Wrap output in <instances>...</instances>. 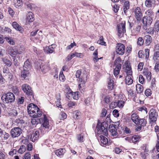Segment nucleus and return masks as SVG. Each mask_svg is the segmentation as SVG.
<instances>
[{"label":"nucleus","mask_w":159,"mask_h":159,"mask_svg":"<svg viewBox=\"0 0 159 159\" xmlns=\"http://www.w3.org/2000/svg\"><path fill=\"white\" fill-rule=\"evenodd\" d=\"M81 72L80 70H77L76 73V77L78 78L77 80L79 82V88L81 93L83 92L85 89V83L87 80V75L86 73H84L81 75Z\"/></svg>","instance_id":"f257e3e1"},{"label":"nucleus","mask_w":159,"mask_h":159,"mask_svg":"<svg viewBox=\"0 0 159 159\" xmlns=\"http://www.w3.org/2000/svg\"><path fill=\"white\" fill-rule=\"evenodd\" d=\"M27 110L31 116L39 117L42 115V112L38 107L34 103H31L29 104L27 107Z\"/></svg>","instance_id":"f03ea898"},{"label":"nucleus","mask_w":159,"mask_h":159,"mask_svg":"<svg viewBox=\"0 0 159 159\" xmlns=\"http://www.w3.org/2000/svg\"><path fill=\"white\" fill-rule=\"evenodd\" d=\"M122 62L120 58H117L115 61L114 64L113 66L114 68V75L116 76L119 74L121 69V64Z\"/></svg>","instance_id":"7ed1b4c3"},{"label":"nucleus","mask_w":159,"mask_h":159,"mask_svg":"<svg viewBox=\"0 0 159 159\" xmlns=\"http://www.w3.org/2000/svg\"><path fill=\"white\" fill-rule=\"evenodd\" d=\"M1 98L4 103H7L14 102L15 100V97L12 93L9 92L3 95Z\"/></svg>","instance_id":"20e7f679"},{"label":"nucleus","mask_w":159,"mask_h":159,"mask_svg":"<svg viewBox=\"0 0 159 159\" xmlns=\"http://www.w3.org/2000/svg\"><path fill=\"white\" fill-rule=\"evenodd\" d=\"M107 127L108 124L105 122L102 123L100 126L97 125L98 133L107 136L108 134Z\"/></svg>","instance_id":"39448f33"},{"label":"nucleus","mask_w":159,"mask_h":159,"mask_svg":"<svg viewBox=\"0 0 159 159\" xmlns=\"http://www.w3.org/2000/svg\"><path fill=\"white\" fill-rule=\"evenodd\" d=\"M125 21L122 22L120 24L117 25V29L118 33V36L121 37L124 33L125 32Z\"/></svg>","instance_id":"423d86ee"},{"label":"nucleus","mask_w":159,"mask_h":159,"mask_svg":"<svg viewBox=\"0 0 159 159\" xmlns=\"http://www.w3.org/2000/svg\"><path fill=\"white\" fill-rule=\"evenodd\" d=\"M22 131V129L19 127H14L11 130V135L12 138L18 137L21 134Z\"/></svg>","instance_id":"0eeeda50"},{"label":"nucleus","mask_w":159,"mask_h":159,"mask_svg":"<svg viewBox=\"0 0 159 159\" xmlns=\"http://www.w3.org/2000/svg\"><path fill=\"white\" fill-rule=\"evenodd\" d=\"M21 89L28 96H32L33 98V93L31 87L28 84H24L22 85Z\"/></svg>","instance_id":"6e6552de"},{"label":"nucleus","mask_w":159,"mask_h":159,"mask_svg":"<svg viewBox=\"0 0 159 159\" xmlns=\"http://www.w3.org/2000/svg\"><path fill=\"white\" fill-rule=\"evenodd\" d=\"M43 61L41 60H39L38 63H37V69L39 70H40L43 72H45L47 71L48 69V66L45 65Z\"/></svg>","instance_id":"1a4fd4ad"},{"label":"nucleus","mask_w":159,"mask_h":159,"mask_svg":"<svg viewBox=\"0 0 159 159\" xmlns=\"http://www.w3.org/2000/svg\"><path fill=\"white\" fill-rule=\"evenodd\" d=\"M125 47L124 45L121 43H118L116 47V51L117 54L123 55L125 52Z\"/></svg>","instance_id":"9d476101"},{"label":"nucleus","mask_w":159,"mask_h":159,"mask_svg":"<svg viewBox=\"0 0 159 159\" xmlns=\"http://www.w3.org/2000/svg\"><path fill=\"white\" fill-rule=\"evenodd\" d=\"M134 16L137 20L140 21L142 20L143 14L140 8L138 7H137L134 10Z\"/></svg>","instance_id":"9b49d317"},{"label":"nucleus","mask_w":159,"mask_h":159,"mask_svg":"<svg viewBox=\"0 0 159 159\" xmlns=\"http://www.w3.org/2000/svg\"><path fill=\"white\" fill-rule=\"evenodd\" d=\"M142 22L144 26L146 27L149 26L152 24L153 21V17L148 16H145L143 17L142 20Z\"/></svg>","instance_id":"f8f14e48"},{"label":"nucleus","mask_w":159,"mask_h":159,"mask_svg":"<svg viewBox=\"0 0 159 159\" xmlns=\"http://www.w3.org/2000/svg\"><path fill=\"white\" fill-rule=\"evenodd\" d=\"M157 114L154 109H151L150 111L149 118L151 120L152 122L157 120Z\"/></svg>","instance_id":"ddd939ff"},{"label":"nucleus","mask_w":159,"mask_h":159,"mask_svg":"<svg viewBox=\"0 0 159 159\" xmlns=\"http://www.w3.org/2000/svg\"><path fill=\"white\" fill-rule=\"evenodd\" d=\"M43 117L42 118L39 119V120L41 122L40 120H42V122H43L42 126L45 128H48L49 127V122L47 116L44 115H43Z\"/></svg>","instance_id":"4468645a"},{"label":"nucleus","mask_w":159,"mask_h":159,"mask_svg":"<svg viewBox=\"0 0 159 159\" xmlns=\"http://www.w3.org/2000/svg\"><path fill=\"white\" fill-rule=\"evenodd\" d=\"M124 102L123 100L119 101L117 102H112L110 105V108L116 107L117 106L119 108H122L124 106Z\"/></svg>","instance_id":"2eb2a0df"},{"label":"nucleus","mask_w":159,"mask_h":159,"mask_svg":"<svg viewBox=\"0 0 159 159\" xmlns=\"http://www.w3.org/2000/svg\"><path fill=\"white\" fill-rule=\"evenodd\" d=\"M39 135V132L37 130H34L32 133L30 139L33 142H35L37 140Z\"/></svg>","instance_id":"dca6fc26"},{"label":"nucleus","mask_w":159,"mask_h":159,"mask_svg":"<svg viewBox=\"0 0 159 159\" xmlns=\"http://www.w3.org/2000/svg\"><path fill=\"white\" fill-rule=\"evenodd\" d=\"M145 6L148 8H154L156 5L155 0H146L145 2Z\"/></svg>","instance_id":"f3484780"},{"label":"nucleus","mask_w":159,"mask_h":159,"mask_svg":"<svg viewBox=\"0 0 159 159\" xmlns=\"http://www.w3.org/2000/svg\"><path fill=\"white\" fill-rule=\"evenodd\" d=\"M145 44L147 46L150 45L152 42V37L149 35H145L144 37Z\"/></svg>","instance_id":"a211bd4d"},{"label":"nucleus","mask_w":159,"mask_h":159,"mask_svg":"<svg viewBox=\"0 0 159 159\" xmlns=\"http://www.w3.org/2000/svg\"><path fill=\"white\" fill-rule=\"evenodd\" d=\"M109 130L113 136H116L118 133L116 128L113 125H110L109 127Z\"/></svg>","instance_id":"6ab92c4d"},{"label":"nucleus","mask_w":159,"mask_h":159,"mask_svg":"<svg viewBox=\"0 0 159 159\" xmlns=\"http://www.w3.org/2000/svg\"><path fill=\"white\" fill-rule=\"evenodd\" d=\"M12 27L17 30L19 31L20 33H23L24 32L23 28L16 22H14L12 23Z\"/></svg>","instance_id":"aec40b11"},{"label":"nucleus","mask_w":159,"mask_h":159,"mask_svg":"<svg viewBox=\"0 0 159 159\" xmlns=\"http://www.w3.org/2000/svg\"><path fill=\"white\" fill-rule=\"evenodd\" d=\"M30 70L23 69L21 73V77L24 79H27L30 76Z\"/></svg>","instance_id":"412c9836"},{"label":"nucleus","mask_w":159,"mask_h":159,"mask_svg":"<svg viewBox=\"0 0 159 159\" xmlns=\"http://www.w3.org/2000/svg\"><path fill=\"white\" fill-rule=\"evenodd\" d=\"M143 74L146 76L148 81H150L151 79V74L150 71L148 69H144L143 70Z\"/></svg>","instance_id":"4be33fe9"},{"label":"nucleus","mask_w":159,"mask_h":159,"mask_svg":"<svg viewBox=\"0 0 159 159\" xmlns=\"http://www.w3.org/2000/svg\"><path fill=\"white\" fill-rule=\"evenodd\" d=\"M8 52L11 56L14 57H15L16 55L18 54V50L12 47H10Z\"/></svg>","instance_id":"5701e85b"},{"label":"nucleus","mask_w":159,"mask_h":159,"mask_svg":"<svg viewBox=\"0 0 159 159\" xmlns=\"http://www.w3.org/2000/svg\"><path fill=\"white\" fill-rule=\"evenodd\" d=\"M99 139H100L101 143V145L102 146L106 145L108 142L107 139L103 135L100 136Z\"/></svg>","instance_id":"b1692460"},{"label":"nucleus","mask_w":159,"mask_h":159,"mask_svg":"<svg viewBox=\"0 0 159 159\" xmlns=\"http://www.w3.org/2000/svg\"><path fill=\"white\" fill-rule=\"evenodd\" d=\"M66 151L64 148H60L56 150L55 151V153L57 156L61 157L64 155Z\"/></svg>","instance_id":"393cba45"},{"label":"nucleus","mask_w":159,"mask_h":159,"mask_svg":"<svg viewBox=\"0 0 159 159\" xmlns=\"http://www.w3.org/2000/svg\"><path fill=\"white\" fill-rule=\"evenodd\" d=\"M123 8L124 13L127 15L128 9L129 8V2L128 1H125L124 2Z\"/></svg>","instance_id":"a878e982"},{"label":"nucleus","mask_w":159,"mask_h":159,"mask_svg":"<svg viewBox=\"0 0 159 159\" xmlns=\"http://www.w3.org/2000/svg\"><path fill=\"white\" fill-rule=\"evenodd\" d=\"M147 123V121L144 119H139L137 121L136 124L138 125H140L143 127L145 126Z\"/></svg>","instance_id":"bb28decb"},{"label":"nucleus","mask_w":159,"mask_h":159,"mask_svg":"<svg viewBox=\"0 0 159 159\" xmlns=\"http://www.w3.org/2000/svg\"><path fill=\"white\" fill-rule=\"evenodd\" d=\"M31 67L30 63L28 60H27L24 63L23 69L30 70Z\"/></svg>","instance_id":"cd10ccee"},{"label":"nucleus","mask_w":159,"mask_h":159,"mask_svg":"<svg viewBox=\"0 0 159 159\" xmlns=\"http://www.w3.org/2000/svg\"><path fill=\"white\" fill-rule=\"evenodd\" d=\"M27 20L29 22H32L34 20V15L31 12H29L27 15Z\"/></svg>","instance_id":"c85d7f7f"},{"label":"nucleus","mask_w":159,"mask_h":159,"mask_svg":"<svg viewBox=\"0 0 159 159\" xmlns=\"http://www.w3.org/2000/svg\"><path fill=\"white\" fill-rule=\"evenodd\" d=\"M131 76H126L125 78V83L126 84L129 85L132 84L133 82V80Z\"/></svg>","instance_id":"c756f323"},{"label":"nucleus","mask_w":159,"mask_h":159,"mask_svg":"<svg viewBox=\"0 0 159 159\" xmlns=\"http://www.w3.org/2000/svg\"><path fill=\"white\" fill-rule=\"evenodd\" d=\"M131 117L132 121L135 124L139 119V116L136 113L132 114Z\"/></svg>","instance_id":"7c9ffc66"},{"label":"nucleus","mask_w":159,"mask_h":159,"mask_svg":"<svg viewBox=\"0 0 159 159\" xmlns=\"http://www.w3.org/2000/svg\"><path fill=\"white\" fill-rule=\"evenodd\" d=\"M144 39L141 37H139L137 40V44L138 47H140L143 45Z\"/></svg>","instance_id":"2f4dec72"},{"label":"nucleus","mask_w":159,"mask_h":159,"mask_svg":"<svg viewBox=\"0 0 159 159\" xmlns=\"http://www.w3.org/2000/svg\"><path fill=\"white\" fill-rule=\"evenodd\" d=\"M81 115V113L78 110L74 111L73 112V117L75 119H78L80 118Z\"/></svg>","instance_id":"473e14b6"},{"label":"nucleus","mask_w":159,"mask_h":159,"mask_svg":"<svg viewBox=\"0 0 159 159\" xmlns=\"http://www.w3.org/2000/svg\"><path fill=\"white\" fill-rule=\"evenodd\" d=\"M143 90V87L141 84H137L136 85V90L138 93H142Z\"/></svg>","instance_id":"72a5a7b5"},{"label":"nucleus","mask_w":159,"mask_h":159,"mask_svg":"<svg viewBox=\"0 0 159 159\" xmlns=\"http://www.w3.org/2000/svg\"><path fill=\"white\" fill-rule=\"evenodd\" d=\"M77 141L79 143H82L84 141V135L83 134H78L77 135Z\"/></svg>","instance_id":"f704fd0d"},{"label":"nucleus","mask_w":159,"mask_h":159,"mask_svg":"<svg viewBox=\"0 0 159 159\" xmlns=\"http://www.w3.org/2000/svg\"><path fill=\"white\" fill-rule=\"evenodd\" d=\"M125 70L127 76L129 75L132 76V71L131 70V66H128L125 68Z\"/></svg>","instance_id":"c9c22d12"},{"label":"nucleus","mask_w":159,"mask_h":159,"mask_svg":"<svg viewBox=\"0 0 159 159\" xmlns=\"http://www.w3.org/2000/svg\"><path fill=\"white\" fill-rule=\"evenodd\" d=\"M145 14L147 15L146 16L149 17H152L154 16V14L151 9H148L145 12Z\"/></svg>","instance_id":"e433bc0d"},{"label":"nucleus","mask_w":159,"mask_h":159,"mask_svg":"<svg viewBox=\"0 0 159 159\" xmlns=\"http://www.w3.org/2000/svg\"><path fill=\"white\" fill-rule=\"evenodd\" d=\"M2 60L3 62L7 66H10L11 65L12 63L11 61L7 59L6 57L2 58Z\"/></svg>","instance_id":"4c0bfd02"},{"label":"nucleus","mask_w":159,"mask_h":159,"mask_svg":"<svg viewBox=\"0 0 159 159\" xmlns=\"http://www.w3.org/2000/svg\"><path fill=\"white\" fill-rule=\"evenodd\" d=\"M68 93L72 95V96H73V98L74 99L77 100L78 99V92L73 93L71 91H70L69 93Z\"/></svg>","instance_id":"58836bf2"},{"label":"nucleus","mask_w":159,"mask_h":159,"mask_svg":"<svg viewBox=\"0 0 159 159\" xmlns=\"http://www.w3.org/2000/svg\"><path fill=\"white\" fill-rule=\"evenodd\" d=\"M114 86V81L110 79L108 83V88L111 90L113 89Z\"/></svg>","instance_id":"ea45409f"},{"label":"nucleus","mask_w":159,"mask_h":159,"mask_svg":"<svg viewBox=\"0 0 159 159\" xmlns=\"http://www.w3.org/2000/svg\"><path fill=\"white\" fill-rule=\"evenodd\" d=\"M15 6L16 7H18L21 6L22 3L21 0H14Z\"/></svg>","instance_id":"a19ab883"},{"label":"nucleus","mask_w":159,"mask_h":159,"mask_svg":"<svg viewBox=\"0 0 159 159\" xmlns=\"http://www.w3.org/2000/svg\"><path fill=\"white\" fill-rule=\"evenodd\" d=\"M52 47L51 46H49L48 47H46L45 49V51L48 53H52L54 51V50L51 48Z\"/></svg>","instance_id":"79ce46f5"},{"label":"nucleus","mask_w":159,"mask_h":159,"mask_svg":"<svg viewBox=\"0 0 159 159\" xmlns=\"http://www.w3.org/2000/svg\"><path fill=\"white\" fill-rule=\"evenodd\" d=\"M111 98L109 96H104L103 99V102L106 104H109L110 102Z\"/></svg>","instance_id":"37998d69"},{"label":"nucleus","mask_w":159,"mask_h":159,"mask_svg":"<svg viewBox=\"0 0 159 159\" xmlns=\"http://www.w3.org/2000/svg\"><path fill=\"white\" fill-rule=\"evenodd\" d=\"M93 54V55L94 56V58H93V61H94L95 62H96L99 59H101L102 58V57H100L99 58L97 56L98 52L97 50L95 51Z\"/></svg>","instance_id":"c03bdc74"},{"label":"nucleus","mask_w":159,"mask_h":159,"mask_svg":"<svg viewBox=\"0 0 159 159\" xmlns=\"http://www.w3.org/2000/svg\"><path fill=\"white\" fill-rule=\"evenodd\" d=\"M97 43L103 45H106V43L103 41V37L102 36H100L99 39L97 41Z\"/></svg>","instance_id":"a18cd8bd"},{"label":"nucleus","mask_w":159,"mask_h":159,"mask_svg":"<svg viewBox=\"0 0 159 159\" xmlns=\"http://www.w3.org/2000/svg\"><path fill=\"white\" fill-rule=\"evenodd\" d=\"M153 59L155 61L159 60V52L156 51L154 53Z\"/></svg>","instance_id":"49530a36"},{"label":"nucleus","mask_w":159,"mask_h":159,"mask_svg":"<svg viewBox=\"0 0 159 159\" xmlns=\"http://www.w3.org/2000/svg\"><path fill=\"white\" fill-rule=\"evenodd\" d=\"M154 28L156 31H158L159 30V20L156 21L155 24Z\"/></svg>","instance_id":"de8ad7c7"},{"label":"nucleus","mask_w":159,"mask_h":159,"mask_svg":"<svg viewBox=\"0 0 159 159\" xmlns=\"http://www.w3.org/2000/svg\"><path fill=\"white\" fill-rule=\"evenodd\" d=\"M5 39H6V41L10 44H11L12 45H14L15 44V42L14 41L10 38H8L7 37H5Z\"/></svg>","instance_id":"09e8293b"},{"label":"nucleus","mask_w":159,"mask_h":159,"mask_svg":"<svg viewBox=\"0 0 159 159\" xmlns=\"http://www.w3.org/2000/svg\"><path fill=\"white\" fill-rule=\"evenodd\" d=\"M33 117V118L31 120V123L33 125H36L38 123V119H36L37 117H35L34 116H32Z\"/></svg>","instance_id":"8fccbe9b"},{"label":"nucleus","mask_w":159,"mask_h":159,"mask_svg":"<svg viewBox=\"0 0 159 159\" xmlns=\"http://www.w3.org/2000/svg\"><path fill=\"white\" fill-rule=\"evenodd\" d=\"M25 150V147L23 145L20 146V149L18 150V152L20 154H22Z\"/></svg>","instance_id":"3c124183"},{"label":"nucleus","mask_w":159,"mask_h":159,"mask_svg":"<svg viewBox=\"0 0 159 159\" xmlns=\"http://www.w3.org/2000/svg\"><path fill=\"white\" fill-rule=\"evenodd\" d=\"M139 139V138L138 135H134L132 138V140L133 143H135L138 141Z\"/></svg>","instance_id":"603ef678"},{"label":"nucleus","mask_w":159,"mask_h":159,"mask_svg":"<svg viewBox=\"0 0 159 159\" xmlns=\"http://www.w3.org/2000/svg\"><path fill=\"white\" fill-rule=\"evenodd\" d=\"M144 51L145 52V58L148 59L149 56V49L148 48L145 49L144 50Z\"/></svg>","instance_id":"864d4df0"},{"label":"nucleus","mask_w":159,"mask_h":159,"mask_svg":"<svg viewBox=\"0 0 159 159\" xmlns=\"http://www.w3.org/2000/svg\"><path fill=\"white\" fill-rule=\"evenodd\" d=\"M24 100V98L23 97H21L19 98L17 100V103L19 104H21L23 103Z\"/></svg>","instance_id":"5fc2aeb1"},{"label":"nucleus","mask_w":159,"mask_h":159,"mask_svg":"<svg viewBox=\"0 0 159 159\" xmlns=\"http://www.w3.org/2000/svg\"><path fill=\"white\" fill-rule=\"evenodd\" d=\"M3 30L5 33H10L11 32V30L8 27H5L3 29Z\"/></svg>","instance_id":"6e6d98bb"},{"label":"nucleus","mask_w":159,"mask_h":159,"mask_svg":"<svg viewBox=\"0 0 159 159\" xmlns=\"http://www.w3.org/2000/svg\"><path fill=\"white\" fill-rule=\"evenodd\" d=\"M10 115L13 116H16L18 114V112L17 110H13L10 112Z\"/></svg>","instance_id":"4d7b16f0"},{"label":"nucleus","mask_w":159,"mask_h":159,"mask_svg":"<svg viewBox=\"0 0 159 159\" xmlns=\"http://www.w3.org/2000/svg\"><path fill=\"white\" fill-rule=\"evenodd\" d=\"M145 79L143 75H140L139 76V81L141 84H143L144 82Z\"/></svg>","instance_id":"13d9d810"},{"label":"nucleus","mask_w":159,"mask_h":159,"mask_svg":"<svg viewBox=\"0 0 159 159\" xmlns=\"http://www.w3.org/2000/svg\"><path fill=\"white\" fill-rule=\"evenodd\" d=\"M31 156L30 153L27 152L24 155L23 159H30Z\"/></svg>","instance_id":"bf43d9fd"},{"label":"nucleus","mask_w":159,"mask_h":159,"mask_svg":"<svg viewBox=\"0 0 159 159\" xmlns=\"http://www.w3.org/2000/svg\"><path fill=\"white\" fill-rule=\"evenodd\" d=\"M75 105L76 103L75 102L70 101L68 103L67 105L69 107L72 108Z\"/></svg>","instance_id":"052dcab7"},{"label":"nucleus","mask_w":159,"mask_h":159,"mask_svg":"<svg viewBox=\"0 0 159 159\" xmlns=\"http://www.w3.org/2000/svg\"><path fill=\"white\" fill-rule=\"evenodd\" d=\"M76 44L75 42H73V43H71L70 45L68 46L66 48V50H70L71 48L73 47L74 46H76Z\"/></svg>","instance_id":"680f3d73"},{"label":"nucleus","mask_w":159,"mask_h":159,"mask_svg":"<svg viewBox=\"0 0 159 159\" xmlns=\"http://www.w3.org/2000/svg\"><path fill=\"white\" fill-rule=\"evenodd\" d=\"M152 91L150 89H147L145 91V94L147 96H149L152 94L151 93Z\"/></svg>","instance_id":"e2e57ef3"},{"label":"nucleus","mask_w":159,"mask_h":159,"mask_svg":"<svg viewBox=\"0 0 159 159\" xmlns=\"http://www.w3.org/2000/svg\"><path fill=\"white\" fill-rule=\"evenodd\" d=\"M8 12L9 14L13 17L14 14V12L13 10L10 7L8 8Z\"/></svg>","instance_id":"0e129e2a"},{"label":"nucleus","mask_w":159,"mask_h":159,"mask_svg":"<svg viewBox=\"0 0 159 159\" xmlns=\"http://www.w3.org/2000/svg\"><path fill=\"white\" fill-rule=\"evenodd\" d=\"M113 115L115 117H117L119 116L118 111L117 110H114L112 112Z\"/></svg>","instance_id":"69168bd1"},{"label":"nucleus","mask_w":159,"mask_h":159,"mask_svg":"<svg viewBox=\"0 0 159 159\" xmlns=\"http://www.w3.org/2000/svg\"><path fill=\"white\" fill-rule=\"evenodd\" d=\"M75 54L74 53H71L70 54V55H68L67 57L66 58L69 61L70 60H71L72 58L75 57Z\"/></svg>","instance_id":"338daca9"},{"label":"nucleus","mask_w":159,"mask_h":159,"mask_svg":"<svg viewBox=\"0 0 159 159\" xmlns=\"http://www.w3.org/2000/svg\"><path fill=\"white\" fill-rule=\"evenodd\" d=\"M156 72L158 71L159 70V62H157L155 64L154 68Z\"/></svg>","instance_id":"774afa93"}]
</instances>
